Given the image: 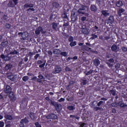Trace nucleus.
Segmentation results:
<instances>
[{
    "instance_id": "7",
    "label": "nucleus",
    "mask_w": 127,
    "mask_h": 127,
    "mask_svg": "<svg viewBox=\"0 0 127 127\" xmlns=\"http://www.w3.org/2000/svg\"><path fill=\"white\" fill-rule=\"evenodd\" d=\"M62 17L64 19V23L63 25V26H68L69 25V22L68 21L69 20V19L68 18V16H67V15L66 14H64L62 15Z\"/></svg>"
},
{
    "instance_id": "35",
    "label": "nucleus",
    "mask_w": 127,
    "mask_h": 127,
    "mask_svg": "<svg viewBox=\"0 0 127 127\" xmlns=\"http://www.w3.org/2000/svg\"><path fill=\"white\" fill-rule=\"evenodd\" d=\"M104 104H105V102L103 101H100L98 103H97V106L98 107H101V106H103Z\"/></svg>"
},
{
    "instance_id": "18",
    "label": "nucleus",
    "mask_w": 127,
    "mask_h": 127,
    "mask_svg": "<svg viewBox=\"0 0 127 127\" xmlns=\"http://www.w3.org/2000/svg\"><path fill=\"white\" fill-rule=\"evenodd\" d=\"M53 53L56 55H59V54H60V53H61V51L59 50V49H55L53 50Z\"/></svg>"
},
{
    "instance_id": "48",
    "label": "nucleus",
    "mask_w": 127,
    "mask_h": 127,
    "mask_svg": "<svg viewBox=\"0 0 127 127\" xmlns=\"http://www.w3.org/2000/svg\"><path fill=\"white\" fill-rule=\"evenodd\" d=\"M111 106L112 107H118V104L117 103H113L111 104Z\"/></svg>"
},
{
    "instance_id": "62",
    "label": "nucleus",
    "mask_w": 127,
    "mask_h": 127,
    "mask_svg": "<svg viewBox=\"0 0 127 127\" xmlns=\"http://www.w3.org/2000/svg\"><path fill=\"white\" fill-rule=\"evenodd\" d=\"M78 125H79L80 126L79 127H84V126H85V124L82 123H79Z\"/></svg>"
},
{
    "instance_id": "54",
    "label": "nucleus",
    "mask_w": 127,
    "mask_h": 127,
    "mask_svg": "<svg viewBox=\"0 0 127 127\" xmlns=\"http://www.w3.org/2000/svg\"><path fill=\"white\" fill-rule=\"evenodd\" d=\"M44 66H45V62H44L43 64H41L39 65V67H40V68H43V67H44Z\"/></svg>"
},
{
    "instance_id": "5",
    "label": "nucleus",
    "mask_w": 127,
    "mask_h": 127,
    "mask_svg": "<svg viewBox=\"0 0 127 127\" xmlns=\"http://www.w3.org/2000/svg\"><path fill=\"white\" fill-rule=\"evenodd\" d=\"M40 32L42 34H45L46 33V31H43V28L41 26H39L36 29L35 33L37 35H39V34H40Z\"/></svg>"
},
{
    "instance_id": "63",
    "label": "nucleus",
    "mask_w": 127,
    "mask_h": 127,
    "mask_svg": "<svg viewBox=\"0 0 127 127\" xmlns=\"http://www.w3.org/2000/svg\"><path fill=\"white\" fill-rule=\"evenodd\" d=\"M65 71H71V68H70L68 66H66L65 68Z\"/></svg>"
},
{
    "instance_id": "2",
    "label": "nucleus",
    "mask_w": 127,
    "mask_h": 127,
    "mask_svg": "<svg viewBox=\"0 0 127 127\" xmlns=\"http://www.w3.org/2000/svg\"><path fill=\"white\" fill-rule=\"evenodd\" d=\"M87 8V6L82 5L77 10V12L79 14H84L85 16H86V17H88L89 16V14L85 12L84 11L86 10V9Z\"/></svg>"
},
{
    "instance_id": "8",
    "label": "nucleus",
    "mask_w": 127,
    "mask_h": 127,
    "mask_svg": "<svg viewBox=\"0 0 127 127\" xmlns=\"http://www.w3.org/2000/svg\"><path fill=\"white\" fill-rule=\"evenodd\" d=\"M62 71V68L58 65L55 66L54 70L52 71L53 74H57L60 73Z\"/></svg>"
},
{
    "instance_id": "30",
    "label": "nucleus",
    "mask_w": 127,
    "mask_h": 127,
    "mask_svg": "<svg viewBox=\"0 0 127 127\" xmlns=\"http://www.w3.org/2000/svg\"><path fill=\"white\" fill-rule=\"evenodd\" d=\"M125 10L124 9H123V8H120L119 9V12H118V14L119 15H122V13H123V12H125Z\"/></svg>"
},
{
    "instance_id": "56",
    "label": "nucleus",
    "mask_w": 127,
    "mask_h": 127,
    "mask_svg": "<svg viewBox=\"0 0 127 127\" xmlns=\"http://www.w3.org/2000/svg\"><path fill=\"white\" fill-rule=\"evenodd\" d=\"M73 39V37L70 36V37L68 38V41H69V42H72Z\"/></svg>"
},
{
    "instance_id": "41",
    "label": "nucleus",
    "mask_w": 127,
    "mask_h": 127,
    "mask_svg": "<svg viewBox=\"0 0 127 127\" xmlns=\"http://www.w3.org/2000/svg\"><path fill=\"white\" fill-rule=\"evenodd\" d=\"M29 79V77H28L27 76H25L23 77L22 80L24 81V82H26Z\"/></svg>"
},
{
    "instance_id": "61",
    "label": "nucleus",
    "mask_w": 127,
    "mask_h": 127,
    "mask_svg": "<svg viewBox=\"0 0 127 127\" xmlns=\"http://www.w3.org/2000/svg\"><path fill=\"white\" fill-rule=\"evenodd\" d=\"M86 19H87V17H86V16H83L82 17H81L82 21H85V20H86Z\"/></svg>"
},
{
    "instance_id": "20",
    "label": "nucleus",
    "mask_w": 127,
    "mask_h": 127,
    "mask_svg": "<svg viewBox=\"0 0 127 127\" xmlns=\"http://www.w3.org/2000/svg\"><path fill=\"white\" fill-rule=\"evenodd\" d=\"M108 21L111 24H112V23H114V21H115V20L114 19V16H110L108 18Z\"/></svg>"
},
{
    "instance_id": "38",
    "label": "nucleus",
    "mask_w": 127,
    "mask_h": 127,
    "mask_svg": "<svg viewBox=\"0 0 127 127\" xmlns=\"http://www.w3.org/2000/svg\"><path fill=\"white\" fill-rule=\"evenodd\" d=\"M74 83H75V82L73 81H70L69 83L68 84V85H67V86L66 87V89L67 90H69V87L70 86H71V85H72V84H74Z\"/></svg>"
},
{
    "instance_id": "40",
    "label": "nucleus",
    "mask_w": 127,
    "mask_h": 127,
    "mask_svg": "<svg viewBox=\"0 0 127 127\" xmlns=\"http://www.w3.org/2000/svg\"><path fill=\"white\" fill-rule=\"evenodd\" d=\"M93 72H94V70L91 69L89 71H88L87 72L85 73V75H86V76H88L89 75H90V74H92Z\"/></svg>"
},
{
    "instance_id": "45",
    "label": "nucleus",
    "mask_w": 127,
    "mask_h": 127,
    "mask_svg": "<svg viewBox=\"0 0 127 127\" xmlns=\"http://www.w3.org/2000/svg\"><path fill=\"white\" fill-rule=\"evenodd\" d=\"M122 50L123 51V52H127V48L125 47H122L121 48Z\"/></svg>"
},
{
    "instance_id": "50",
    "label": "nucleus",
    "mask_w": 127,
    "mask_h": 127,
    "mask_svg": "<svg viewBox=\"0 0 127 127\" xmlns=\"http://www.w3.org/2000/svg\"><path fill=\"white\" fill-rule=\"evenodd\" d=\"M16 5L18 3V0H11Z\"/></svg>"
},
{
    "instance_id": "21",
    "label": "nucleus",
    "mask_w": 127,
    "mask_h": 127,
    "mask_svg": "<svg viewBox=\"0 0 127 127\" xmlns=\"http://www.w3.org/2000/svg\"><path fill=\"white\" fill-rule=\"evenodd\" d=\"M118 50V47L117 45H113L111 47V50L112 52H117V50Z\"/></svg>"
},
{
    "instance_id": "43",
    "label": "nucleus",
    "mask_w": 127,
    "mask_h": 127,
    "mask_svg": "<svg viewBox=\"0 0 127 127\" xmlns=\"http://www.w3.org/2000/svg\"><path fill=\"white\" fill-rule=\"evenodd\" d=\"M93 110L97 112V111H101V108L98 107H94Z\"/></svg>"
},
{
    "instance_id": "23",
    "label": "nucleus",
    "mask_w": 127,
    "mask_h": 127,
    "mask_svg": "<svg viewBox=\"0 0 127 127\" xmlns=\"http://www.w3.org/2000/svg\"><path fill=\"white\" fill-rule=\"evenodd\" d=\"M24 7L28 8V7H33V4L32 3H27L24 5Z\"/></svg>"
},
{
    "instance_id": "51",
    "label": "nucleus",
    "mask_w": 127,
    "mask_h": 127,
    "mask_svg": "<svg viewBox=\"0 0 127 127\" xmlns=\"http://www.w3.org/2000/svg\"><path fill=\"white\" fill-rule=\"evenodd\" d=\"M7 18H8V17H7V15L4 14V15L3 16V17H2V19H4L5 20H7Z\"/></svg>"
},
{
    "instance_id": "25",
    "label": "nucleus",
    "mask_w": 127,
    "mask_h": 127,
    "mask_svg": "<svg viewBox=\"0 0 127 127\" xmlns=\"http://www.w3.org/2000/svg\"><path fill=\"white\" fill-rule=\"evenodd\" d=\"M4 117L6 120H9L10 121H11V120H12V116L11 115L5 114Z\"/></svg>"
},
{
    "instance_id": "39",
    "label": "nucleus",
    "mask_w": 127,
    "mask_h": 127,
    "mask_svg": "<svg viewBox=\"0 0 127 127\" xmlns=\"http://www.w3.org/2000/svg\"><path fill=\"white\" fill-rule=\"evenodd\" d=\"M30 117L31 120H34V119H35V114L33 113H31Z\"/></svg>"
},
{
    "instance_id": "52",
    "label": "nucleus",
    "mask_w": 127,
    "mask_h": 127,
    "mask_svg": "<svg viewBox=\"0 0 127 127\" xmlns=\"http://www.w3.org/2000/svg\"><path fill=\"white\" fill-rule=\"evenodd\" d=\"M64 101H65V99L61 98L60 99L58 100V102H59V103H62V102H64Z\"/></svg>"
},
{
    "instance_id": "64",
    "label": "nucleus",
    "mask_w": 127,
    "mask_h": 127,
    "mask_svg": "<svg viewBox=\"0 0 127 127\" xmlns=\"http://www.w3.org/2000/svg\"><path fill=\"white\" fill-rule=\"evenodd\" d=\"M20 127H24V124L21 123V122H20Z\"/></svg>"
},
{
    "instance_id": "47",
    "label": "nucleus",
    "mask_w": 127,
    "mask_h": 127,
    "mask_svg": "<svg viewBox=\"0 0 127 127\" xmlns=\"http://www.w3.org/2000/svg\"><path fill=\"white\" fill-rule=\"evenodd\" d=\"M95 103L96 104H97V103H98V102H97V101H94L92 103L91 107H92V108H93V109H94V107H96V105H95Z\"/></svg>"
},
{
    "instance_id": "37",
    "label": "nucleus",
    "mask_w": 127,
    "mask_h": 127,
    "mask_svg": "<svg viewBox=\"0 0 127 127\" xmlns=\"http://www.w3.org/2000/svg\"><path fill=\"white\" fill-rule=\"evenodd\" d=\"M110 93L113 95V96H116V94H117V92H116V90H111L110 91Z\"/></svg>"
},
{
    "instance_id": "59",
    "label": "nucleus",
    "mask_w": 127,
    "mask_h": 127,
    "mask_svg": "<svg viewBox=\"0 0 127 127\" xmlns=\"http://www.w3.org/2000/svg\"><path fill=\"white\" fill-rule=\"evenodd\" d=\"M36 127H41V125L38 123V122H37L35 124Z\"/></svg>"
},
{
    "instance_id": "60",
    "label": "nucleus",
    "mask_w": 127,
    "mask_h": 127,
    "mask_svg": "<svg viewBox=\"0 0 127 127\" xmlns=\"http://www.w3.org/2000/svg\"><path fill=\"white\" fill-rule=\"evenodd\" d=\"M4 126V123L3 122H0V127H3Z\"/></svg>"
},
{
    "instance_id": "33",
    "label": "nucleus",
    "mask_w": 127,
    "mask_h": 127,
    "mask_svg": "<svg viewBox=\"0 0 127 127\" xmlns=\"http://www.w3.org/2000/svg\"><path fill=\"white\" fill-rule=\"evenodd\" d=\"M12 67V64H7L5 66V70H9V69H10V68H11Z\"/></svg>"
},
{
    "instance_id": "6",
    "label": "nucleus",
    "mask_w": 127,
    "mask_h": 127,
    "mask_svg": "<svg viewBox=\"0 0 127 127\" xmlns=\"http://www.w3.org/2000/svg\"><path fill=\"white\" fill-rule=\"evenodd\" d=\"M78 18L77 15L76 14V9H73L71 11V20L73 22H75L76 20H77V19Z\"/></svg>"
},
{
    "instance_id": "44",
    "label": "nucleus",
    "mask_w": 127,
    "mask_h": 127,
    "mask_svg": "<svg viewBox=\"0 0 127 127\" xmlns=\"http://www.w3.org/2000/svg\"><path fill=\"white\" fill-rule=\"evenodd\" d=\"M44 62H46L45 61H42V60H39L37 61V64H43Z\"/></svg>"
},
{
    "instance_id": "1",
    "label": "nucleus",
    "mask_w": 127,
    "mask_h": 127,
    "mask_svg": "<svg viewBox=\"0 0 127 127\" xmlns=\"http://www.w3.org/2000/svg\"><path fill=\"white\" fill-rule=\"evenodd\" d=\"M5 52L7 53V54L5 55L3 54L1 55L0 58H1V59H3L4 61H9V60L11 59V56H9L10 54L8 53L9 51H8V50H5L4 53H5Z\"/></svg>"
},
{
    "instance_id": "24",
    "label": "nucleus",
    "mask_w": 127,
    "mask_h": 127,
    "mask_svg": "<svg viewBox=\"0 0 127 127\" xmlns=\"http://www.w3.org/2000/svg\"><path fill=\"white\" fill-rule=\"evenodd\" d=\"M123 5V1L122 0L117 1L116 2V5L118 6V7H120V6H122Z\"/></svg>"
},
{
    "instance_id": "46",
    "label": "nucleus",
    "mask_w": 127,
    "mask_h": 127,
    "mask_svg": "<svg viewBox=\"0 0 127 127\" xmlns=\"http://www.w3.org/2000/svg\"><path fill=\"white\" fill-rule=\"evenodd\" d=\"M5 26L6 28H7L8 29H9V28H10L11 25H10V24L6 23L5 25Z\"/></svg>"
},
{
    "instance_id": "3",
    "label": "nucleus",
    "mask_w": 127,
    "mask_h": 127,
    "mask_svg": "<svg viewBox=\"0 0 127 127\" xmlns=\"http://www.w3.org/2000/svg\"><path fill=\"white\" fill-rule=\"evenodd\" d=\"M80 31L83 33V34H85L86 35H88L89 34L90 31H89V28L85 24L81 25V28H80Z\"/></svg>"
},
{
    "instance_id": "31",
    "label": "nucleus",
    "mask_w": 127,
    "mask_h": 127,
    "mask_svg": "<svg viewBox=\"0 0 127 127\" xmlns=\"http://www.w3.org/2000/svg\"><path fill=\"white\" fill-rule=\"evenodd\" d=\"M60 54L61 56H64V57H67V55H68V53L66 52H61V53Z\"/></svg>"
},
{
    "instance_id": "4",
    "label": "nucleus",
    "mask_w": 127,
    "mask_h": 127,
    "mask_svg": "<svg viewBox=\"0 0 127 127\" xmlns=\"http://www.w3.org/2000/svg\"><path fill=\"white\" fill-rule=\"evenodd\" d=\"M51 106H54L56 108L57 112H60L63 109V106L61 104H58L57 102L54 101Z\"/></svg>"
},
{
    "instance_id": "49",
    "label": "nucleus",
    "mask_w": 127,
    "mask_h": 127,
    "mask_svg": "<svg viewBox=\"0 0 127 127\" xmlns=\"http://www.w3.org/2000/svg\"><path fill=\"white\" fill-rule=\"evenodd\" d=\"M30 10L32 11H35V9H34V8H29L27 9V11H30Z\"/></svg>"
},
{
    "instance_id": "22",
    "label": "nucleus",
    "mask_w": 127,
    "mask_h": 127,
    "mask_svg": "<svg viewBox=\"0 0 127 127\" xmlns=\"http://www.w3.org/2000/svg\"><path fill=\"white\" fill-rule=\"evenodd\" d=\"M67 109L68 111H74L76 109V107L75 105H73L72 106H67Z\"/></svg>"
},
{
    "instance_id": "17",
    "label": "nucleus",
    "mask_w": 127,
    "mask_h": 127,
    "mask_svg": "<svg viewBox=\"0 0 127 127\" xmlns=\"http://www.w3.org/2000/svg\"><path fill=\"white\" fill-rule=\"evenodd\" d=\"M90 10L93 12H96L97 9L96 5L94 4H91L90 6Z\"/></svg>"
},
{
    "instance_id": "28",
    "label": "nucleus",
    "mask_w": 127,
    "mask_h": 127,
    "mask_svg": "<svg viewBox=\"0 0 127 127\" xmlns=\"http://www.w3.org/2000/svg\"><path fill=\"white\" fill-rule=\"evenodd\" d=\"M53 6H54V7H56V8H58V7H60V4L57 2H54L53 3Z\"/></svg>"
},
{
    "instance_id": "15",
    "label": "nucleus",
    "mask_w": 127,
    "mask_h": 127,
    "mask_svg": "<svg viewBox=\"0 0 127 127\" xmlns=\"http://www.w3.org/2000/svg\"><path fill=\"white\" fill-rule=\"evenodd\" d=\"M93 64L95 66L98 67L100 64V60L98 59H95L93 60Z\"/></svg>"
},
{
    "instance_id": "11",
    "label": "nucleus",
    "mask_w": 127,
    "mask_h": 127,
    "mask_svg": "<svg viewBox=\"0 0 127 127\" xmlns=\"http://www.w3.org/2000/svg\"><path fill=\"white\" fill-rule=\"evenodd\" d=\"M101 13V15H103L105 17H107V16L110 15V12H109V10H102Z\"/></svg>"
},
{
    "instance_id": "32",
    "label": "nucleus",
    "mask_w": 127,
    "mask_h": 127,
    "mask_svg": "<svg viewBox=\"0 0 127 127\" xmlns=\"http://www.w3.org/2000/svg\"><path fill=\"white\" fill-rule=\"evenodd\" d=\"M91 36L92 37L90 38V39H91V40H94V39H96V38H98V36L95 34H92Z\"/></svg>"
},
{
    "instance_id": "19",
    "label": "nucleus",
    "mask_w": 127,
    "mask_h": 127,
    "mask_svg": "<svg viewBox=\"0 0 127 127\" xmlns=\"http://www.w3.org/2000/svg\"><path fill=\"white\" fill-rule=\"evenodd\" d=\"M84 48H86V50H87V51H89V50H91V49H92L91 48L87 47V46L86 45H83L80 49H79V51H82Z\"/></svg>"
},
{
    "instance_id": "27",
    "label": "nucleus",
    "mask_w": 127,
    "mask_h": 127,
    "mask_svg": "<svg viewBox=\"0 0 127 127\" xmlns=\"http://www.w3.org/2000/svg\"><path fill=\"white\" fill-rule=\"evenodd\" d=\"M18 54H19V53L18 52H17V51L14 50L12 52H10V55H18Z\"/></svg>"
},
{
    "instance_id": "55",
    "label": "nucleus",
    "mask_w": 127,
    "mask_h": 127,
    "mask_svg": "<svg viewBox=\"0 0 127 127\" xmlns=\"http://www.w3.org/2000/svg\"><path fill=\"white\" fill-rule=\"evenodd\" d=\"M109 62H110V63H114L115 62V60H114V59H110L109 60H108Z\"/></svg>"
},
{
    "instance_id": "10",
    "label": "nucleus",
    "mask_w": 127,
    "mask_h": 127,
    "mask_svg": "<svg viewBox=\"0 0 127 127\" xmlns=\"http://www.w3.org/2000/svg\"><path fill=\"white\" fill-rule=\"evenodd\" d=\"M8 79H9L11 81L14 82L15 80L17 78V76L16 75H10L7 76Z\"/></svg>"
},
{
    "instance_id": "26",
    "label": "nucleus",
    "mask_w": 127,
    "mask_h": 127,
    "mask_svg": "<svg viewBox=\"0 0 127 127\" xmlns=\"http://www.w3.org/2000/svg\"><path fill=\"white\" fill-rule=\"evenodd\" d=\"M45 99L46 100V101H48V102H49V104H50V105L51 106L53 104V103L54 102L53 101H52V100L50 99V98H49V97L47 96L45 98Z\"/></svg>"
},
{
    "instance_id": "57",
    "label": "nucleus",
    "mask_w": 127,
    "mask_h": 127,
    "mask_svg": "<svg viewBox=\"0 0 127 127\" xmlns=\"http://www.w3.org/2000/svg\"><path fill=\"white\" fill-rule=\"evenodd\" d=\"M120 107L121 108H126V107H127V105L123 103L121 105Z\"/></svg>"
},
{
    "instance_id": "42",
    "label": "nucleus",
    "mask_w": 127,
    "mask_h": 127,
    "mask_svg": "<svg viewBox=\"0 0 127 127\" xmlns=\"http://www.w3.org/2000/svg\"><path fill=\"white\" fill-rule=\"evenodd\" d=\"M82 84H83V85H86V84H88V80H85V79H82Z\"/></svg>"
},
{
    "instance_id": "58",
    "label": "nucleus",
    "mask_w": 127,
    "mask_h": 127,
    "mask_svg": "<svg viewBox=\"0 0 127 127\" xmlns=\"http://www.w3.org/2000/svg\"><path fill=\"white\" fill-rule=\"evenodd\" d=\"M38 78H39V79H40L41 80H43L44 77H43V75L40 74L39 75H38Z\"/></svg>"
},
{
    "instance_id": "29",
    "label": "nucleus",
    "mask_w": 127,
    "mask_h": 127,
    "mask_svg": "<svg viewBox=\"0 0 127 127\" xmlns=\"http://www.w3.org/2000/svg\"><path fill=\"white\" fill-rule=\"evenodd\" d=\"M21 123H22V124H28V120L26 119V118H25L24 119H22L20 121Z\"/></svg>"
},
{
    "instance_id": "9",
    "label": "nucleus",
    "mask_w": 127,
    "mask_h": 127,
    "mask_svg": "<svg viewBox=\"0 0 127 127\" xmlns=\"http://www.w3.org/2000/svg\"><path fill=\"white\" fill-rule=\"evenodd\" d=\"M57 118V116L53 113H51L46 116V119L48 120H54V119H56Z\"/></svg>"
},
{
    "instance_id": "12",
    "label": "nucleus",
    "mask_w": 127,
    "mask_h": 127,
    "mask_svg": "<svg viewBox=\"0 0 127 127\" xmlns=\"http://www.w3.org/2000/svg\"><path fill=\"white\" fill-rule=\"evenodd\" d=\"M8 94L9 98H10L12 101H15V100H16V98L15 97L13 92L11 91V92H9Z\"/></svg>"
},
{
    "instance_id": "14",
    "label": "nucleus",
    "mask_w": 127,
    "mask_h": 127,
    "mask_svg": "<svg viewBox=\"0 0 127 127\" xmlns=\"http://www.w3.org/2000/svg\"><path fill=\"white\" fill-rule=\"evenodd\" d=\"M8 44V41H7L6 39H4L2 41V42L0 44V46H1V47H3V48H4V47L7 45V44Z\"/></svg>"
},
{
    "instance_id": "13",
    "label": "nucleus",
    "mask_w": 127,
    "mask_h": 127,
    "mask_svg": "<svg viewBox=\"0 0 127 127\" xmlns=\"http://www.w3.org/2000/svg\"><path fill=\"white\" fill-rule=\"evenodd\" d=\"M12 89L11 88V87L10 86H9V85H6V88L4 90V92L5 93V94H8L10 93L12 91Z\"/></svg>"
},
{
    "instance_id": "36",
    "label": "nucleus",
    "mask_w": 127,
    "mask_h": 127,
    "mask_svg": "<svg viewBox=\"0 0 127 127\" xmlns=\"http://www.w3.org/2000/svg\"><path fill=\"white\" fill-rule=\"evenodd\" d=\"M77 44V42L74 41V42H70V43L69 44L70 46L71 47H73V46H75Z\"/></svg>"
},
{
    "instance_id": "34",
    "label": "nucleus",
    "mask_w": 127,
    "mask_h": 127,
    "mask_svg": "<svg viewBox=\"0 0 127 127\" xmlns=\"http://www.w3.org/2000/svg\"><path fill=\"white\" fill-rule=\"evenodd\" d=\"M52 27L53 28V29H54V30H56L57 28V23H55V22H53L52 24Z\"/></svg>"
},
{
    "instance_id": "16",
    "label": "nucleus",
    "mask_w": 127,
    "mask_h": 127,
    "mask_svg": "<svg viewBox=\"0 0 127 127\" xmlns=\"http://www.w3.org/2000/svg\"><path fill=\"white\" fill-rule=\"evenodd\" d=\"M16 5L11 0L7 3L8 7H14Z\"/></svg>"
},
{
    "instance_id": "53",
    "label": "nucleus",
    "mask_w": 127,
    "mask_h": 127,
    "mask_svg": "<svg viewBox=\"0 0 127 127\" xmlns=\"http://www.w3.org/2000/svg\"><path fill=\"white\" fill-rule=\"evenodd\" d=\"M40 56V55L39 54H37L35 57H34V58H35V60H37V59H38V57H39Z\"/></svg>"
}]
</instances>
